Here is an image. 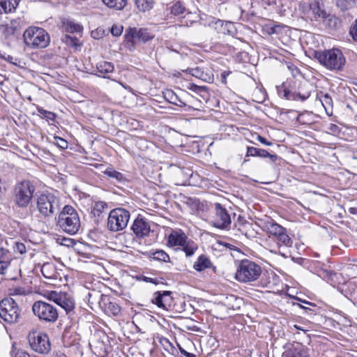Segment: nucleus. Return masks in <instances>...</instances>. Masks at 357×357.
<instances>
[{
    "mask_svg": "<svg viewBox=\"0 0 357 357\" xmlns=\"http://www.w3.org/2000/svg\"><path fill=\"white\" fill-rule=\"evenodd\" d=\"M137 8L142 12L149 11L153 8V0H135Z\"/></svg>",
    "mask_w": 357,
    "mask_h": 357,
    "instance_id": "obj_33",
    "label": "nucleus"
},
{
    "mask_svg": "<svg viewBox=\"0 0 357 357\" xmlns=\"http://www.w3.org/2000/svg\"><path fill=\"white\" fill-rule=\"evenodd\" d=\"M198 249L199 247L197 243L188 238L185 243H183V245H182L178 250H182L185 253V257L189 258L192 257Z\"/></svg>",
    "mask_w": 357,
    "mask_h": 357,
    "instance_id": "obj_21",
    "label": "nucleus"
},
{
    "mask_svg": "<svg viewBox=\"0 0 357 357\" xmlns=\"http://www.w3.org/2000/svg\"><path fill=\"white\" fill-rule=\"evenodd\" d=\"M105 5L110 8L122 10L127 3V0H102Z\"/></svg>",
    "mask_w": 357,
    "mask_h": 357,
    "instance_id": "obj_34",
    "label": "nucleus"
},
{
    "mask_svg": "<svg viewBox=\"0 0 357 357\" xmlns=\"http://www.w3.org/2000/svg\"><path fill=\"white\" fill-rule=\"evenodd\" d=\"M332 126L334 127V128H337L336 125H333Z\"/></svg>",
    "mask_w": 357,
    "mask_h": 357,
    "instance_id": "obj_64",
    "label": "nucleus"
},
{
    "mask_svg": "<svg viewBox=\"0 0 357 357\" xmlns=\"http://www.w3.org/2000/svg\"><path fill=\"white\" fill-rule=\"evenodd\" d=\"M310 88H312V84L304 83L300 86L298 92L293 93L285 89L284 91V96L289 100H297L300 99L301 101H304L310 96Z\"/></svg>",
    "mask_w": 357,
    "mask_h": 357,
    "instance_id": "obj_17",
    "label": "nucleus"
},
{
    "mask_svg": "<svg viewBox=\"0 0 357 357\" xmlns=\"http://www.w3.org/2000/svg\"><path fill=\"white\" fill-rule=\"evenodd\" d=\"M229 71H224L221 74V82L222 83L227 84V77L230 74Z\"/></svg>",
    "mask_w": 357,
    "mask_h": 357,
    "instance_id": "obj_51",
    "label": "nucleus"
},
{
    "mask_svg": "<svg viewBox=\"0 0 357 357\" xmlns=\"http://www.w3.org/2000/svg\"><path fill=\"white\" fill-rule=\"evenodd\" d=\"M61 295H63V294H57L56 291H52L49 294V299L58 304L59 299L61 298Z\"/></svg>",
    "mask_w": 357,
    "mask_h": 357,
    "instance_id": "obj_47",
    "label": "nucleus"
},
{
    "mask_svg": "<svg viewBox=\"0 0 357 357\" xmlns=\"http://www.w3.org/2000/svg\"><path fill=\"white\" fill-rule=\"evenodd\" d=\"M130 217V212L125 208L112 209L107 218V229L111 231H122L127 227Z\"/></svg>",
    "mask_w": 357,
    "mask_h": 357,
    "instance_id": "obj_7",
    "label": "nucleus"
},
{
    "mask_svg": "<svg viewBox=\"0 0 357 357\" xmlns=\"http://www.w3.org/2000/svg\"><path fill=\"white\" fill-rule=\"evenodd\" d=\"M55 141H56V144H57V146L59 148H61L62 149H66L68 148V143L64 139L59 137H56Z\"/></svg>",
    "mask_w": 357,
    "mask_h": 357,
    "instance_id": "obj_44",
    "label": "nucleus"
},
{
    "mask_svg": "<svg viewBox=\"0 0 357 357\" xmlns=\"http://www.w3.org/2000/svg\"><path fill=\"white\" fill-rule=\"evenodd\" d=\"M310 10L314 18L326 17V12L323 9L321 4L318 1H314L310 4Z\"/></svg>",
    "mask_w": 357,
    "mask_h": 357,
    "instance_id": "obj_28",
    "label": "nucleus"
},
{
    "mask_svg": "<svg viewBox=\"0 0 357 357\" xmlns=\"http://www.w3.org/2000/svg\"><path fill=\"white\" fill-rule=\"evenodd\" d=\"M354 304L357 306V299L355 301Z\"/></svg>",
    "mask_w": 357,
    "mask_h": 357,
    "instance_id": "obj_63",
    "label": "nucleus"
},
{
    "mask_svg": "<svg viewBox=\"0 0 357 357\" xmlns=\"http://www.w3.org/2000/svg\"><path fill=\"white\" fill-rule=\"evenodd\" d=\"M96 296L99 298L98 303L102 305L101 306L107 314L109 315H117L120 313L121 307L118 303L110 301L107 296L103 294H96Z\"/></svg>",
    "mask_w": 357,
    "mask_h": 357,
    "instance_id": "obj_18",
    "label": "nucleus"
},
{
    "mask_svg": "<svg viewBox=\"0 0 357 357\" xmlns=\"http://www.w3.org/2000/svg\"><path fill=\"white\" fill-rule=\"evenodd\" d=\"M268 152L265 149H257L252 146H248L246 156H258L260 158H266Z\"/></svg>",
    "mask_w": 357,
    "mask_h": 357,
    "instance_id": "obj_32",
    "label": "nucleus"
},
{
    "mask_svg": "<svg viewBox=\"0 0 357 357\" xmlns=\"http://www.w3.org/2000/svg\"><path fill=\"white\" fill-rule=\"evenodd\" d=\"M212 264L209 259L204 255H200L193 265L194 269L197 271H202L210 268Z\"/></svg>",
    "mask_w": 357,
    "mask_h": 357,
    "instance_id": "obj_25",
    "label": "nucleus"
},
{
    "mask_svg": "<svg viewBox=\"0 0 357 357\" xmlns=\"http://www.w3.org/2000/svg\"><path fill=\"white\" fill-rule=\"evenodd\" d=\"M257 139L264 145H266V146L272 145V142H268L266 138H264L260 135L257 136Z\"/></svg>",
    "mask_w": 357,
    "mask_h": 357,
    "instance_id": "obj_50",
    "label": "nucleus"
},
{
    "mask_svg": "<svg viewBox=\"0 0 357 357\" xmlns=\"http://www.w3.org/2000/svg\"><path fill=\"white\" fill-rule=\"evenodd\" d=\"M20 291H21L20 289H15V294H21Z\"/></svg>",
    "mask_w": 357,
    "mask_h": 357,
    "instance_id": "obj_59",
    "label": "nucleus"
},
{
    "mask_svg": "<svg viewBox=\"0 0 357 357\" xmlns=\"http://www.w3.org/2000/svg\"><path fill=\"white\" fill-rule=\"evenodd\" d=\"M107 204L105 202H96L91 207V214L96 218L101 216L104 211L107 208Z\"/></svg>",
    "mask_w": 357,
    "mask_h": 357,
    "instance_id": "obj_29",
    "label": "nucleus"
},
{
    "mask_svg": "<svg viewBox=\"0 0 357 357\" xmlns=\"http://www.w3.org/2000/svg\"><path fill=\"white\" fill-rule=\"evenodd\" d=\"M61 40L63 43L67 45L69 47L77 48V47L81 46V43L77 38L75 36H71L68 34H65L62 36Z\"/></svg>",
    "mask_w": 357,
    "mask_h": 357,
    "instance_id": "obj_36",
    "label": "nucleus"
},
{
    "mask_svg": "<svg viewBox=\"0 0 357 357\" xmlns=\"http://www.w3.org/2000/svg\"><path fill=\"white\" fill-rule=\"evenodd\" d=\"M61 23L63 30L68 33H78L82 29L79 24L68 18L62 19Z\"/></svg>",
    "mask_w": 357,
    "mask_h": 357,
    "instance_id": "obj_24",
    "label": "nucleus"
},
{
    "mask_svg": "<svg viewBox=\"0 0 357 357\" xmlns=\"http://www.w3.org/2000/svg\"><path fill=\"white\" fill-rule=\"evenodd\" d=\"M263 228L270 236H273L275 238L278 246H291L293 242L287 234L286 229L273 220H268L265 222Z\"/></svg>",
    "mask_w": 357,
    "mask_h": 357,
    "instance_id": "obj_9",
    "label": "nucleus"
},
{
    "mask_svg": "<svg viewBox=\"0 0 357 357\" xmlns=\"http://www.w3.org/2000/svg\"><path fill=\"white\" fill-rule=\"evenodd\" d=\"M165 98L172 104L179 107L186 106V103L184 102L179 97L172 91H168L165 93Z\"/></svg>",
    "mask_w": 357,
    "mask_h": 357,
    "instance_id": "obj_31",
    "label": "nucleus"
},
{
    "mask_svg": "<svg viewBox=\"0 0 357 357\" xmlns=\"http://www.w3.org/2000/svg\"><path fill=\"white\" fill-rule=\"evenodd\" d=\"M0 317L9 324L18 322L20 309L13 298H6L0 301Z\"/></svg>",
    "mask_w": 357,
    "mask_h": 357,
    "instance_id": "obj_8",
    "label": "nucleus"
},
{
    "mask_svg": "<svg viewBox=\"0 0 357 357\" xmlns=\"http://www.w3.org/2000/svg\"><path fill=\"white\" fill-rule=\"evenodd\" d=\"M300 307L303 309H305V310H311L310 308L307 307L306 305H300Z\"/></svg>",
    "mask_w": 357,
    "mask_h": 357,
    "instance_id": "obj_58",
    "label": "nucleus"
},
{
    "mask_svg": "<svg viewBox=\"0 0 357 357\" xmlns=\"http://www.w3.org/2000/svg\"><path fill=\"white\" fill-rule=\"evenodd\" d=\"M178 347H179V350L181 351V353L182 354H183L184 356H185L186 357H194L195 355L191 354V353H189L188 351H186L185 350H184L181 347H180L178 344Z\"/></svg>",
    "mask_w": 357,
    "mask_h": 357,
    "instance_id": "obj_52",
    "label": "nucleus"
},
{
    "mask_svg": "<svg viewBox=\"0 0 357 357\" xmlns=\"http://www.w3.org/2000/svg\"><path fill=\"white\" fill-rule=\"evenodd\" d=\"M37 110L42 118L45 119L48 121H51L54 122L55 121L56 114L54 112L47 111L42 107H38Z\"/></svg>",
    "mask_w": 357,
    "mask_h": 357,
    "instance_id": "obj_38",
    "label": "nucleus"
},
{
    "mask_svg": "<svg viewBox=\"0 0 357 357\" xmlns=\"http://www.w3.org/2000/svg\"><path fill=\"white\" fill-rule=\"evenodd\" d=\"M186 71L189 74L192 75V76L197 78L201 79L202 80L206 79L205 77L206 76V75L203 72V70L201 68L198 67L195 68H188Z\"/></svg>",
    "mask_w": 357,
    "mask_h": 357,
    "instance_id": "obj_39",
    "label": "nucleus"
},
{
    "mask_svg": "<svg viewBox=\"0 0 357 357\" xmlns=\"http://www.w3.org/2000/svg\"><path fill=\"white\" fill-rule=\"evenodd\" d=\"M36 205L38 212L43 218H51L59 212L60 201L52 194H43L38 197Z\"/></svg>",
    "mask_w": 357,
    "mask_h": 357,
    "instance_id": "obj_6",
    "label": "nucleus"
},
{
    "mask_svg": "<svg viewBox=\"0 0 357 357\" xmlns=\"http://www.w3.org/2000/svg\"><path fill=\"white\" fill-rule=\"evenodd\" d=\"M29 343L31 349L39 354H47L51 344L47 334L37 331L30 332L28 335Z\"/></svg>",
    "mask_w": 357,
    "mask_h": 357,
    "instance_id": "obj_11",
    "label": "nucleus"
},
{
    "mask_svg": "<svg viewBox=\"0 0 357 357\" xmlns=\"http://www.w3.org/2000/svg\"><path fill=\"white\" fill-rule=\"evenodd\" d=\"M57 305L65 310L66 313L73 311L75 307L74 301L66 294L61 295V298L59 299Z\"/></svg>",
    "mask_w": 357,
    "mask_h": 357,
    "instance_id": "obj_26",
    "label": "nucleus"
},
{
    "mask_svg": "<svg viewBox=\"0 0 357 357\" xmlns=\"http://www.w3.org/2000/svg\"><path fill=\"white\" fill-rule=\"evenodd\" d=\"M56 225L63 232L74 235L80 228V219L77 211L70 205H66L59 212Z\"/></svg>",
    "mask_w": 357,
    "mask_h": 357,
    "instance_id": "obj_2",
    "label": "nucleus"
},
{
    "mask_svg": "<svg viewBox=\"0 0 357 357\" xmlns=\"http://www.w3.org/2000/svg\"><path fill=\"white\" fill-rule=\"evenodd\" d=\"M354 0H337L336 5L342 10H349L354 6Z\"/></svg>",
    "mask_w": 357,
    "mask_h": 357,
    "instance_id": "obj_37",
    "label": "nucleus"
},
{
    "mask_svg": "<svg viewBox=\"0 0 357 357\" xmlns=\"http://www.w3.org/2000/svg\"><path fill=\"white\" fill-rule=\"evenodd\" d=\"M208 25L215 29H218V31L222 32L223 33L227 32L228 34H231L233 33L232 29L234 28V24L229 22H225L220 20L209 17Z\"/></svg>",
    "mask_w": 357,
    "mask_h": 357,
    "instance_id": "obj_19",
    "label": "nucleus"
},
{
    "mask_svg": "<svg viewBox=\"0 0 357 357\" xmlns=\"http://www.w3.org/2000/svg\"><path fill=\"white\" fill-rule=\"evenodd\" d=\"M126 40L132 43L135 42L146 43L151 40L153 36L149 31L147 29L129 28L126 30L125 34Z\"/></svg>",
    "mask_w": 357,
    "mask_h": 357,
    "instance_id": "obj_13",
    "label": "nucleus"
},
{
    "mask_svg": "<svg viewBox=\"0 0 357 357\" xmlns=\"http://www.w3.org/2000/svg\"><path fill=\"white\" fill-rule=\"evenodd\" d=\"M278 28H279V26H278V25L271 27L270 31L268 32L269 34H273V33H277V29Z\"/></svg>",
    "mask_w": 357,
    "mask_h": 357,
    "instance_id": "obj_55",
    "label": "nucleus"
},
{
    "mask_svg": "<svg viewBox=\"0 0 357 357\" xmlns=\"http://www.w3.org/2000/svg\"><path fill=\"white\" fill-rule=\"evenodd\" d=\"M163 342V345L165 347V350L169 353L174 355V351H176V349L172 346V344L169 342L167 339L165 338Z\"/></svg>",
    "mask_w": 357,
    "mask_h": 357,
    "instance_id": "obj_45",
    "label": "nucleus"
},
{
    "mask_svg": "<svg viewBox=\"0 0 357 357\" xmlns=\"http://www.w3.org/2000/svg\"><path fill=\"white\" fill-rule=\"evenodd\" d=\"M34 192L35 187L29 181H22L14 188V203L20 208H26L32 200Z\"/></svg>",
    "mask_w": 357,
    "mask_h": 357,
    "instance_id": "obj_5",
    "label": "nucleus"
},
{
    "mask_svg": "<svg viewBox=\"0 0 357 357\" xmlns=\"http://www.w3.org/2000/svg\"><path fill=\"white\" fill-rule=\"evenodd\" d=\"M306 304H308V305H312L311 303L310 302H305Z\"/></svg>",
    "mask_w": 357,
    "mask_h": 357,
    "instance_id": "obj_61",
    "label": "nucleus"
},
{
    "mask_svg": "<svg viewBox=\"0 0 357 357\" xmlns=\"http://www.w3.org/2000/svg\"><path fill=\"white\" fill-rule=\"evenodd\" d=\"M185 9L180 2H176L171 8V13L174 15H183Z\"/></svg>",
    "mask_w": 357,
    "mask_h": 357,
    "instance_id": "obj_42",
    "label": "nucleus"
},
{
    "mask_svg": "<svg viewBox=\"0 0 357 357\" xmlns=\"http://www.w3.org/2000/svg\"><path fill=\"white\" fill-rule=\"evenodd\" d=\"M295 327H296V328L299 329V330H302V329L301 328V327H298V326H295Z\"/></svg>",
    "mask_w": 357,
    "mask_h": 357,
    "instance_id": "obj_62",
    "label": "nucleus"
},
{
    "mask_svg": "<svg viewBox=\"0 0 357 357\" xmlns=\"http://www.w3.org/2000/svg\"><path fill=\"white\" fill-rule=\"evenodd\" d=\"M314 56L321 65L333 72L342 71L346 64L343 53L337 48L317 51Z\"/></svg>",
    "mask_w": 357,
    "mask_h": 357,
    "instance_id": "obj_1",
    "label": "nucleus"
},
{
    "mask_svg": "<svg viewBox=\"0 0 357 357\" xmlns=\"http://www.w3.org/2000/svg\"><path fill=\"white\" fill-rule=\"evenodd\" d=\"M10 355L11 357H31L29 354L26 351L21 349H17L15 344H13Z\"/></svg>",
    "mask_w": 357,
    "mask_h": 357,
    "instance_id": "obj_40",
    "label": "nucleus"
},
{
    "mask_svg": "<svg viewBox=\"0 0 357 357\" xmlns=\"http://www.w3.org/2000/svg\"><path fill=\"white\" fill-rule=\"evenodd\" d=\"M231 220L227 210L219 203L214 204V214L211 220V225L220 229H228Z\"/></svg>",
    "mask_w": 357,
    "mask_h": 357,
    "instance_id": "obj_12",
    "label": "nucleus"
},
{
    "mask_svg": "<svg viewBox=\"0 0 357 357\" xmlns=\"http://www.w3.org/2000/svg\"><path fill=\"white\" fill-rule=\"evenodd\" d=\"M261 273L262 268L259 264L249 259H243L236 266L235 278L241 283H251L257 281Z\"/></svg>",
    "mask_w": 357,
    "mask_h": 357,
    "instance_id": "obj_3",
    "label": "nucleus"
},
{
    "mask_svg": "<svg viewBox=\"0 0 357 357\" xmlns=\"http://www.w3.org/2000/svg\"><path fill=\"white\" fill-rule=\"evenodd\" d=\"M284 357H310L308 350L299 346L286 352Z\"/></svg>",
    "mask_w": 357,
    "mask_h": 357,
    "instance_id": "obj_30",
    "label": "nucleus"
},
{
    "mask_svg": "<svg viewBox=\"0 0 357 357\" xmlns=\"http://www.w3.org/2000/svg\"><path fill=\"white\" fill-rule=\"evenodd\" d=\"M349 33L354 40L357 41V19L350 28Z\"/></svg>",
    "mask_w": 357,
    "mask_h": 357,
    "instance_id": "obj_46",
    "label": "nucleus"
},
{
    "mask_svg": "<svg viewBox=\"0 0 357 357\" xmlns=\"http://www.w3.org/2000/svg\"><path fill=\"white\" fill-rule=\"evenodd\" d=\"M170 291H156L154 293L152 303L156 305L159 308L165 310H170L173 305L174 299Z\"/></svg>",
    "mask_w": 357,
    "mask_h": 357,
    "instance_id": "obj_14",
    "label": "nucleus"
},
{
    "mask_svg": "<svg viewBox=\"0 0 357 357\" xmlns=\"http://www.w3.org/2000/svg\"><path fill=\"white\" fill-rule=\"evenodd\" d=\"M317 100L321 104L326 114L328 116H331L333 114V100L331 97L327 93L324 94L322 92H320L317 95Z\"/></svg>",
    "mask_w": 357,
    "mask_h": 357,
    "instance_id": "obj_20",
    "label": "nucleus"
},
{
    "mask_svg": "<svg viewBox=\"0 0 357 357\" xmlns=\"http://www.w3.org/2000/svg\"><path fill=\"white\" fill-rule=\"evenodd\" d=\"M23 39L25 45L32 50L44 49L50 43V36L47 31L33 26L24 31Z\"/></svg>",
    "mask_w": 357,
    "mask_h": 357,
    "instance_id": "obj_4",
    "label": "nucleus"
},
{
    "mask_svg": "<svg viewBox=\"0 0 357 357\" xmlns=\"http://www.w3.org/2000/svg\"><path fill=\"white\" fill-rule=\"evenodd\" d=\"M114 66L113 63L108 61H102L97 63L96 65V70L100 73L99 76H101L104 78H108L107 77V74L112 73L114 71Z\"/></svg>",
    "mask_w": 357,
    "mask_h": 357,
    "instance_id": "obj_23",
    "label": "nucleus"
},
{
    "mask_svg": "<svg viewBox=\"0 0 357 357\" xmlns=\"http://www.w3.org/2000/svg\"><path fill=\"white\" fill-rule=\"evenodd\" d=\"M16 250L20 254H24L26 252V247L22 243H16Z\"/></svg>",
    "mask_w": 357,
    "mask_h": 357,
    "instance_id": "obj_49",
    "label": "nucleus"
},
{
    "mask_svg": "<svg viewBox=\"0 0 357 357\" xmlns=\"http://www.w3.org/2000/svg\"><path fill=\"white\" fill-rule=\"evenodd\" d=\"M17 5V0H4L0 2V6L6 13L12 12Z\"/></svg>",
    "mask_w": 357,
    "mask_h": 357,
    "instance_id": "obj_35",
    "label": "nucleus"
},
{
    "mask_svg": "<svg viewBox=\"0 0 357 357\" xmlns=\"http://www.w3.org/2000/svg\"><path fill=\"white\" fill-rule=\"evenodd\" d=\"M188 89L195 92H202L203 91H205L206 88L204 86H197L195 84H190V86H188Z\"/></svg>",
    "mask_w": 357,
    "mask_h": 357,
    "instance_id": "obj_48",
    "label": "nucleus"
},
{
    "mask_svg": "<svg viewBox=\"0 0 357 357\" xmlns=\"http://www.w3.org/2000/svg\"><path fill=\"white\" fill-rule=\"evenodd\" d=\"M144 281L147 282L153 283V284H158L157 282H156V280L154 279V278H151L144 277Z\"/></svg>",
    "mask_w": 357,
    "mask_h": 357,
    "instance_id": "obj_53",
    "label": "nucleus"
},
{
    "mask_svg": "<svg viewBox=\"0 0 357 357\" xmlns=\"http://www.w3.org/2000/svg\"><path fill=\"white\" fill-rule=\"evenodd\" d=\"M188 237L181 231L172 229L167 236V245L171 248H176L178 250L188 240Z\"/></svg>",
    "mask_w": 357,
    "mask_h": 357,
    "instance_id": "obj_16",
    "label": "nucleus"
},
{
    "mask_svg": "<svg viewBox=\"0 0 357 357\" xmlns=\"http://www.w3.org/2000/svg\"><path fill=\"white\" fill-rule=\"evenodd\" d=\"M324 23L326 28L330 30H337L342 26V21L333 15H326L324 17Z\"/></svg>",
    "mask_w": 357,
    "mask_h": 357,
    "instance_id": "obj_22",
    "label": "nucleus"
},
{
    "mask_svg": "<svg viewBox=\"0 0 357 357\" xmlns=\"http://www.w3.org/2000/svg\"><path fill=\"white\" fill-rule=\"evenodd\" d=\"M32 311L40 321L45 322H55L59 317L58 310L53 305L42 301L33 304Z\"/></svg>",
    "mask_w": 357,
    "mask_h": 357,
    "instance_id": "obj_10",
    "label": "nucleus"
},
{
    "mask_svg": "<svg viewBox=\"0 0 357 357\" xmlns=\"http://www.w3.org/2000/svg\"><path fill=\"white\" fill-rule=\"evenodd\" d=\"M131 229L139 238L146 237L151 231L149 221L141 215H138L131 226Z\"/></svg>",
    "mask_w": 357,
    "mask_h": 357,
    "instance_id": "obj_15",
    "label": "nucleus"
},
{
    "mask_svg": "<svg viewBox=\"0 0 357 357\" xmlns=\"http://www.w3.org/2000/svg\"><path fill=\"white\" fill-rule=\"evenodd\" d=\"M54 357H67L66 355L61 352H58L54 354Z\"/></svg>",
    "mask_w": 357,
    "mask_h": 357,
    "instance_id": "obj_56",
    "label": "nucleus"
},
{
    "mask_svg": "<svg viewBox=\"0 0 357 357\" xmlns=\"http://www.w3.org/2000/svg\"><path fill=\"white\" fill-rule=\"evenodd\" d=\"M104 174L112 180V182L117 183H122L126 181V177L119 172L116 171L112 168H107Z\"/></svg>",
    "mask_w": 357,
    "mask_h": 357,
    "instance_id": "obj_27",
    "label": "nucleus"
},
{
    "mask_svg": "<svg viewBox=\"0 0 357 357\" xmlns=\"http://www.w3.org/2000/svg\"><path fill=\"white\" fill-rule=\"evenodd\" d=\"M88 296H89V302H91V303L93 304V301H91V298L93 297V295H92L91 294H90V293H89V294H88Z\"/></svg>",
    "mask_w": 357,
    "mask_h": 357,
    "instance_id": "obj_57",
    "label": "nucleus"
},
{
    "mask_svg": "<svg viewBox=\"0 0 357 357\" xmlns=\"http://www.w3.org/2000/svg\"><path fill=\"white\" fill-rule=\"evenodd\" d=\"M250 225V224L249 222H245L244 223V225H245V226Z\"/></svg>",
    "mask_w": 357,
    "mask_h": 357,
    "instance_id": "obj_60",
    "label": "nucleus"
},
{
    "mask_svg": "<svg viewBox=\"0 0 357 357\" xmlns=\"http://www.w3.org/2000/svg\"><path fill=\"white\" fill-rule=\"evenodd\" d=\"M123 26L114 24L111 29V33L114 36H119L123 32Z\"/></svg>",
    "mask_w": 357,
    "mask_h": 357,
    "instance_id": "obj_43",
    "label": "nucleus"
},
{
    "mask_svg": "<svg viewBox=\"0 0 357 357\" xmlns=\"http://www.w3.org/2000/svg\"><path fill=\"white\" fill-rule=\"evenodd\" d=\"M266 158H269L272 162H275L278 156L276 154H271L268 153V155Z\"/></svg>",
    "mask_w": 357,
    "mask_h": 357,
    "instance_id": "obj_54",
    "label": "nucleus"
},
{
    "mask_svg": "<svg viewBox=\"0 0 357 357\" xmlns=\"http://www.w3.org/2000/svg\"><path fill=\"white\" fill-rule=\"evenodd\" d=\"M153 259L156 260L162 261L164 262H167L169 261V256L163 250H157L153 254Z\"/></svg>",
    "mask_w": 357,
    "mask_h": 357,
    "instance_id": "obj_41",
    "label": "nucleus"
}]
</instances>
